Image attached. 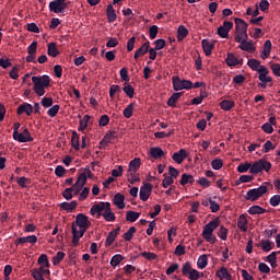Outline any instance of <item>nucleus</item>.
I'll list each match as a JSON object with an SVG mask.
<instances>
[{
  "mask_svg": "<svg viewBox=\"0 0 280 280\" xmlns=\"http://www.w3.org/2000/svg\"><path fill=\"white\" fill-rule=\"evenodd\" d=\"M124 200H126V197L120 192H117L114 196L113 202L114 205H116V207H118V209H126V203L124 202Z\"/></svg>",
  "mask_w": 280,
  "mask_h": 280,
  "instance_id": "obj_25",
  "label": "nucleus"
},
{
  "mask_svg": "<svg viewBox=\"0 0 280 280\" xmlns=\"http://www.w3.org/2000/svg\"><path fill=\"white\" fill-rule=\"evenodd\" d=\"M180 185H194V176L188 174H183L180 179Z\"/></svg>",
  "mask_w": 280,
  "mask_h": 280,
  "instance_id": "obj_45",
  "label": "nucleus"
},
{
  "mask_svg": "<svg viewBox=\"0 0 280 280\" xmlns=\"http://www.w3.org/2000/svg\"><path fill=\"white\" fill-rule=\"evenodd\" d=\"M116 93H121V86L114 84L109 88V97H110V100H115V94Z\"/></svg>",
  "mask_w": 280,
  "mask_h": 280,
  "instance_id": "obj_56",
  "label": "nucleus"
},
{
  "mask_svg": "<svg viewBox=\"0 0 280 280\" xmlns=\"http://www.w3.org/2000/svg\"><path fill=\"white\" fill-rule=\"evenodd\" d=\"M55 174L56 176H58L59 178H62L65 176V174H67V168H65V166L62 165H58L55 168Z\"/></svg>",
  "mask_w": 280,
  "mask_h": 280,
  "instance_id": "obj_62",
  "label": "nucleus"
},
{
  "mask_svg": "<svg viewBox=\"0 0 280 280\" xmlns=\"http://www.w3.org/2000/svg\"><path fill=\"white\" fill-rule=\"evenodd\" d=\"M189 30H187V27H185L184 25L178 26L177 40H184L185 38H187Z\"/></svg>",
  "mask_w": 280,
  "mask_h": 280,
  "instance_id": "obj_33",
  "label": "nucleus"
},
{
  "mask_svg": "<svg viewBox=\"0 0 280 280\" xmlns=\"http://www.w3.org/2000/svg\"><path fill=\"white\" fill-rule=\"evenodd\" d=\"M201 46H202V50H203L205 55L211 56V54L213 52V49L215 47V44H213V42H211L209 39H202Z\"/></svg>",
  "mask_w": 280,
  "mask_h": 280,
  "instance_id": "obj_16",
  "label": "nucleus"
},
{
  "mask_svg": "<svg viewBox=\"0 0 280 280\" xmlns=\"http://www.w3.org/2000/svg\"><path fill=\"white\" fill-rule=\"evenodd\" d=\"M71 144L74 150H80V138L75 131L72 132Z\"/></svg>",
  "mask_w": 280,
  "mask_h": 280,
  "instance_id": "obj_52",
  "label": "nucleus"
},
{
  "mask_svg": "<svg viewBox=\"0 0 280 280\" xmlns=\"http://www.w3.org/2000/svg\"><path fill=\"white\" fill-rule=\"evenodd\" d=\"M158 35H159V26L152 25L149 28V36H150L151 40H154V38H156Z\"/></svg>",
  "mask_w": 280,
  "mask_h": 280,
  "instance_id": "obj_60",
  "label": "nucleus"
},
{
  "mask_svg": "<svg viewBox=\"0 0 280 280\" xmlns=\"http://www.w3.org/2000/svg\"><path fill=\"white\" fill-rule=\"evenodd\" d=\"M152 195V184L144 183L140 188V200L148 202V198Z\"/></svg>",
  "mask_w": 280,
  "mask_h": 280,
  "instance_id": "obj_11",
  "label": "nucleus"
},
{
  "mask_svg": "<svg viewBox=\"0 0 280 280\" xmlns=\"http://www.w3.org/2000/svg\"><path fill=\"white\" fill-rule=\"evenodd\" d=\"M235 32H248V23L246 21L236 18L234 19Z\"/></svg>",
  "mask_w": 280,
  "mask_h": 280,
  "instance_id": "obj_22",
  "label": "nucleus"
},
{
  "mask_svg": "<svg viewBox=\"0 0 280 280\" xmlns=\"http://www.w3.org/2000/svg\"><path fill=\"white\" fill-rule=\"evenodd\" d=\"M127 178L131 185H135V183H139L141 180L139 174H137V172L131 171L127 172Z\"/></svg>",
  "mask_w": 280,
  "mask_h": 280,
  "instance_id": "obj_37",
  "label": "nucleus"
},
{
  "mask_svg": "<svg viewBox=\"0 0 280 280\" xmlns=\"http://www.w3.org/2000/svg\"><path fill=\"white\" fill-rule=\"evenodd\" d=\"M150 51V42L147 40L138 50H136L133 58L139 60L140 56H145Z\"/></svg>",
  "mask_w": 280,
  "mask_h": 280,
  "instance_id": "obj_20",
  "label": "nucleus"
},
{
  "mask_svg": "<svg viewBox=\"0 0 280 280\" xmlns=\"http://www.w3.org/2000/svg\"><path fill=\"white\" fill-rule=\"evenodd\" d=\"M120 232H121L120 226H117L116 229L112 230L108 236L106 237L105 246H110L113 242H115L117 235H119Z\"/></svg>",
  "mask_w": 280,
  "mask_h": 280,
  "instance_id": "obj_18",
  "label": "nucleus"
},
{
  "mask_svg": "<svg viewBox=\"0 0 280 280\" xmlns=\"http://www.w3.org/2000/svg\"><path fill=\"white\" fill-rule=\"evenodd\" d=\"M115 139H117V131H108L104 138L102 139V142L101 144H104V143H113V141H115Z\"/></svg>",
  "mask_w": 280,
  "mask_h": 280,
  "instance_id": "obj_27",
  "label": "nucleus"
},
{
  "mask_svg": "<svg viewBox=\"0 0 280 280\" xmlns=\"http://www.w3.org/2000/svg\"><path fill=\"white\" fill-rule=\"evenodd\" d=\"M86 180H88V177H86V174L84 173V171L79 175L77 182L74 183L75 184V187H79V189H82V187H84L86 185Z\"/></svg>",
  "mask_w": 280,
  "mask_h": 280,
  "instance_id": "obj_38",
  "label": "nucleus"
},
{
  "mask_svg": "<svg viewBox=\"0 0 280 280\" xmlns=\"http://www.w3.org/2000/svg\"><path fill=\"white\" fill-rule=\"evenodd\" d=\"M258 73V79L260 80V82H272V77L268 75V68H262Z\"/></svg>",
  "mask_w": 280,
  "mask_h": 280,
  "instance_id": "obj_30",
  "label": "nucleus"
},
{
  "mask_svg": "<svg viewBox=\"0 0 280 280\" xmlns=\"http://www.w3.org/2000/svg\"><path fill=\"white\" fill-rule=\"evenodd\" d=\"M249 215H261L266 213V209H264L261 206H252L248 209Z\"/></svg>",
  "mask_w": 280,
  "mask_h": 280,
  "instance_id": "obj_31",
  "label": "nucleus"
},
{
  "mask_svg": "<svg viewBox=\"0 0 280 280\" xmlns=\"http://www.w3.org/2000/svg\"><path fill=\"white\" fill-rule=\"evenodd\" d=\"M171 176L165 177L162 182L164 189H167L172 183H174V178H176V168L170 166Z\"/></svg>",
  "mask_w": 280,
  "mask_h": 280,
  "instance_id": "obj_19",
  "label": "nucleus"
},
{
  "mask_svg": "<svg viewBox=\"0 0 280 280\" xmlns=\"http://www.w3.org/2000/svg\"><path fill=\"white\" fill-rule=\"evenodd\" d=\"M218 237H220V240L223 242H226V238L229 237V230L224 226H221L218 231Z\"/></svg>",
  "mask_w": 280,
  "mask_h": 280,
  "instance_id": "obj_53",
  "label": "nucleus"
},
{
  "mask_svg": "<svg viewBox=\"0 0 280 280\" xmlns=\"http://www.w3.org/2000/svg\"><path fill=\"white\" fill-rule=\"evenodd\" d=\"M32 82L34 84L33 91H35L36 95L43 97L45 95V89L49 86V75L44 74L42 77H32Z\"/></svg>",
  "mask_w": 280,
  "mask_h": 280,
  "instance_id": "obj_3",
  "label": "nucleus"
},
{
  "mask_svg": "<svg viewBox=\"0 0 280 280\" xmlns=\"http://www.w3.org/2000/svg\"><path fill=\"white\" fill-rule=\"evenodd\" d=\"M140 167H141V159L136 158L129 162L128 172H139Z\"/></svg>",
  "mask_w": 280,
  "mask_h": 280,
  "instance_id": "obj_29",
  "label": "nucleus"
},
{
  "mask_svg": "<svg viewBox=\"0 0 280 280\" xmlns=\"http://www.w3.org/2000/svg\"><path fill=\"white\" fill-rule=\"evenodd\" d=\"M186 156H188L187 150L180 149V150L176 153V163H177L178 165H180V163H183V161L185 160Z\"/></svg>",
  "mask_w": 280,
  "mask_h": 280,
  "instance_id": "obj_47",
  "label": "nucleus"
},
{
  "mask_svg": "<svg viewBox=\"0 0 280 280\" xmlns=\"http://www.w3.org/2000/svg\"><path fill=\"white\" fill-rule=\"evenodd\" d=\"M261 248L264 253H270V250H272V242H270L269 240H262Z\"/></svg>",
  "mask_w": 280,
  "mask_h": 280,
  "instance_id": "obj_54",
  "label": "nucleus"
},
{
  "mask_svg": "<svg viewBox=\"0 0 280 280\" xmlns=\"http://www.w3.org/2000/svg\"><path fill=\"white\" fill-rule=\"evenodd\" d=\"M124 93L130 98L135 97V88L132 85L125 83L122 88Z\"/></svg>",
  "mask_w": 280,
  "mask_h": 280,
  "instance_id": "obj_48",
  "label": "nucleus"
},
{
  "mask_svg": "<svg viewBox=\"0 0 280 280\" xmlns=\"http://www.w3.org/2000/svg\"><path fill=\"white\" fill-rule=\"evenodd\" d=\"M208 265H209V259L207 258V254L199 256L197 260V268H199V270H205V267Z\"/></svg>",
  "mask_w": 280,
  "mask_h": 280,
  "instance_id": "obj_36",
  "label": "nucleus"
},
{
  "mask_svg": "<svg viewBox=\"0 0 280 280\" xmlns=\"http://www.w3.org/2000/svg\"><path fill=\"white\" fill-rule=\"evenodd\" d=\"M106 16H107L108 23H115L117 21V13H115V9L113 8V4L107 5Z\"/></svg>",
  "mask_w": 280,
  "mask_h": 280,
  "instance_id": "obj_26",
  "label": "nucleus"
},
{
  "mask_svg": "<svg viewBox=\"0 0 280 280\" xmlns=\"http://www.w3.org/2000/svg\"><path fill=\"white\" fill-rule=\"evenodd\" d=\"M90 120H91V116L90 115H85L83 117V119L80 120L78 130H86V128L89 127V121Z\"/></svg>",
  "mask_w": 280,
  "mask_h": 280,
  "instance_id": "obj_49",
  "label": "nucleus"
},
{
  "mask_svg": "<svg viewBox=\"0 0 280 280\" xmlns=\"http://www.w3.org/2000/svg\"><path fill=\"white\" fill-rule=\"evenodd\" d=\"M25 113L28 117L34 113V107L30 103L22 104L18 107V115H23Z\"/></svg>",
  "mask_w": 280,
  "mask_h": 280,
  "instance_id": "obj_23",
  "label": "nucleus"
},
{
  "mask_svg": "<svg viewBox=\"0 0 280 280\" xmlns=\"http://www.w3.org/2000/svg\"><path fill=\"white\" fill-rule=\"evenodd\" d=\"M40 104L44 108H51L54 106V98L43 97Z\"/></svg>",
  "mask_w": 280,
  "mask_h": 280,
  "instance_id": "obj_58",
  "label": "nucleus"
},
{
  "mask_svg": "<svg viewBox=\"0 0 280 280\" xmlns=\"http://www.w3.org/2000/svg\"><path fill=\"white\" fill-rule=\"evenodd\" d=\"M89 226H91L89 217H86L84 213L77 214L75 222L72 223L73 246H78L80 244V238L84 237V233H86Z\"/></svg>",
  "mask_w": 280,
  "mask_h": 280,
  "instance_id": "obj_1",
  "label": "nucleus"
},
{
  "mask_svg": "<svg viewBox=\"0 0 280 280\" xmlns=\"http://www.w3.org/2000/svg\"><path fill=\"white\" fill-rule=\"evenodd\" d=\"M60 110V105H54L47 110L48 117H56Z\"/></svg>",
  "mask_w": 280,
  "mask_h": 280,
  "instance_id": "obj_59",
  "label": "nucleus"
},
{
  "mask_svg": "<svg viewBox=\"0 0 280 280\" xmlns=\"http://www.w3.org/2000/svg\"><path fill=\"white\" fill-rule=\"evenodd\" d=\"M135 233H137V228L131 226L124 235V241L125 242H130V240H132Z\"/></svg>",
  "mask_w": 280,
  "mask_h": 280,
  "instance_id": "obj_50",
  "label": "nucleus"
},
{
  "mask_svg": "<svg viewBox=\"0 0 280 280\" xmlns=\"http://www.w3.org/2000/svg\"><path fill=\"white\" fill-rule=\"evenodd\" d=\"M190 89H194V83L189 80H180V78H176V91H189Z\"/></svg>",
  "mask_w": 280,
  "mask_h": 280,
  "instance_id": "obj_13",
  "label": "nucleus"
},
{
  "mask_svg": "<svg viewBox=\"0 0 280 280\" xmlns=\"http://www.w3.org/2000/svg\"><path fill=\"white\" fill-rule=\"evenodd\" d=\"M31 275L35 280H45V278L40 275V271H38V269L31 270Z\"/></svg>",
  "mask_w": 280,
  "mask_h": 280,
  "instance_id": "obj_64",
  "label": "nucleus"
},
{
  "mask_svg": "<svg viewBox=\"0 0 280 280\" xmlns=\"http://www.w3.org/2000/svg\"><path fill=\"white\" fill-rule=\"evenodd\" d=\"M141 257H144V259H148V261H154V259H156V254L152 253V252H142Z\"/></svg>",
  "mask_w": 280,
  "mask_h": 280,
  "instance_id": "obj_61",
  "label": "nucleus"
},
{
  "mask_svg": "<svg viewBox=\"0 0 280 280\" xmlns=\"http://www.w3.org/2000/svg\"><path fill=\"white\" fill-rule=\"evenodd\" d=\"M141 217V212H135L132 210L127 211L126 220L127 222H137Z\"/></svg>",
  "mask_w": 280,
  "mask_h": 280,
  "instance_id": "obj_35",
  "label": "nucleus"
},
{
  "mask_svg": "<svg viewBox=\"0 0 280 280\" xmlns=\"http://www.w3.org/2000/svg\"><path fill=\"white\" fill-rule=\"evenodd\" d=\"M60 207L63 209V211H73L78 207V201H65L60 205Z\"/></svg>",
  "mask_w": 280,
  "mask_h": 280,
  "instance_id": "obj_43",
  "label": "nucleus"
},
{
  "mask_svg": "<svg viewBox=\"0 0 280 280\" xmlns=\"http://www.w3.org/2000/svg\"><path fill=\"white\" fill-rule=\"evenodd\" d=\"M249 171V174H252V163H241L238 166H237V172L240 174H246V172Z\"/></svg>",
  "mask_w": 280,
  "mask_h": 280,
  "instance_id": "obj_40",
  "label": "nucleus"
},
{
  "mask_svg": "<svg viewBox=\"0 0 280 280\" xmlns=\"http://www.w3.org/2000/svg\"><path fill=\"white\" fill-rule=\"evenodd\" d=\"M235 36L234 40L235 43H242L244 40H248V33L247 32H241V31H235Z\"/></svg>",
  "mask_w": 280,
  "mask_h": 280,
  "instance_id": "obj_39",
  "label": "nucleus"
},
{
  "mask_svg": "<svg viewBox=\"0 0 280 280\" xmlns=\"http://www.w3.org/2000/svg\"><path fill=\"white\" fill-rule=\"evenodd\" d=\"M219 226L220 220L218 219H214L206 224L201 233L203 240L209 244H215V242H218V238L215 237V235H213V231H215V229H218Z\"/></svg>",
  "mask_w": 280,
  "mask_h": 280,
  "instance_id": "obj_2",
  "label": "nucleus"
},
{
  "mask_svg": "<svg viewBox=\"0 0 280 280\" xmlns=\"http://www.w3.org/2000/svg\"><path fill=\"white\" fill-rule=\"evenodd\" d=\"M164 154L165 152H163L162 149L159 147L150 149V155L152 156V159H161Z\"/></svg>",
  "mask_w": 280,
  "mask_h": 280,
  "instance_id": "obj_42",
  "label": "nucleus"
},
{
  "mask_svg": "<svg viewBox=\"0 0 280 280\" xmlns=\"http://www.w3.org/2000/svg\"><path fill=\"white\" fill-rule=\"evenodd\" d=\"M217 277L220 280H231V273H229V269H226V267H221L220 270L217 271Z\"/></svg>",
  "mask_w": 280,
  "mask_h": 280,
  "instance_id": "obj_32",
  "label": "nucleus"
},
{
  "mask_svg": "<svg viewBox=\"0 0 280 280\" xmlns=\"http://www.w3.org/2000/svg\"><path fill=\"white\" fill-rule=\"evenodd\" d=\"M103 218L104 220H106V222H115L116 217L115 213H113L110 206L107 207L106 210L103 212Z\"/></svg>",
  "mask_w": 280,
  "mask_h": 280,
  "instance_id": "obj_34",
  "label": "nucleus"
},
{
  "mask_svg": "<svg viewBox=\"0 0 280 280\" xmlns=\"http://www.w3.org/2000/svg\"><path fill=\"white\" fill-rule=\"evenodd\" d=\"M237 229L243 233L248 231V219H246V214H241L237 219Z\"/></svg>",
  "mask_w": 280,
  "mask_h": 280,
  "instance_id": "obj_21",
  "label": "nucleus"
},
{
  "mask_svg": "<svg viewBox=\"0 0 280 280\" xmlns=\"http://www.w3.org/2000/svg\"><path fill=\"white\" fill-rule=\"evenodd\" d=\"M242 51H247L248 54H253L256 51L255 43L253 40L244 39L238 45Z\"/></svg>",
  "mask_w": 280,
  "mask_h": 280,
  "instance_id": "obj_12",
  "label": "nucleus"
},
{
  "mask_svg": "<svg viewBox=\"0 0 280 280\" xmlns=\"http://www.w3.org/2000/svg\"><path fill=\"white\" fill-rule=\"evenodd\" d=\"M268 192L267 186H260L258 188L249 189L246 194V200H250L252 202H255L256 200H259L264 194Z\"/></svg>",
  "mask_w": 280,
  "mask_h": 280,
  "instance_id": "obj_5",
  "label": "nucleus"
},
{
  "mask_svg": "<svg viewBox=\"0 0 280 280\" xmlns=\"http://www.w3.org/2000/svg\"><path fill=\"white\" fill-rule=\"evenodd\" d=\"M225 62L228 67H237V65H244V59L237 58L233 54H228Z\"/></svg>",
  "mask_w": 280,
  "mask_h": 280,
  "instance_id": "obj_15",
  "label": "nucleus"
},
{
  "mask_svg": "<svg viewBox=\"0 0 280 280\" xmlns=\"http://www.w3.org/2000/svg\"><path fill=\"white\" fill-rule=\"evenodd\" d=\"M47 54L51 58H58V56H60V51L58 50V47H56V43L48 44Z\"/></svg>",
  "mask_w": 280,
  "mask_h": 280,
  "instance_id": "obj_28",
  "label": "nucleus"
},
{
  "mask_svg": "<svg viewBox=\"0 0 280 280\" xmlns=\"http://www.w3.org/2000/svg\"><path fill=\"white\" fill-rule=\"evenodd\" d=\"M124 261V256L121 254H116L112 257L109 264L113 268H117Z\"/></svg>",
  "mask_w": 280,
  "mask_h": 280,
  "instance_id": "obj_41",
  "label": "nucleus"
},
{
  "mask_svg": "<svg viewBox=\"0 0 280 280\" xmlns=\"http://www.w3.org/2000/svg\"><path fill=\"white\" fill-rule=\"evenodd\" d=\"M67 8H69L67 0H54L49 3V10L55 14H62Z\"/></svg>",
  "mask_w": 280,
  "mask_h": 280,
  "instance_id": "obj_6",
  "label": "nucleus"
},
{
  "mask_svg": "<svg viewBox=\"0 0 280 280\" xmlns=\"http://www.w3.org/2000/svg\"><path fill=\"white\" fill-rule=\"evenodd\" d=\"M212 170H222L224 167V162L222 159H215L211 162Z\"/></svg>",
  "mask_w": 280,
  "mask_h": 280,
  "instance_id": "obj_57",
  "label": "nucleus"
},
{
  "mask_svg": "<svg viewBox=\"0 0 280 280\" xmlns=\"http://www.w3.org/2000/svg\"><path fill=\"white\" fill-rule=\"evenodd\" d=\"M66 254L63 252H58L55 257H52V265L58 266L60 261L65 259Z\"/></svg>",
  "mask_w": 280,
  "mask_h": 280,
  "instance_id": "obj_55",
  "label": "nucleus"
},
{
  "mask_svg": "<svg viewBox=\"0 0 280 280\" xmlns=\"http://www.w3.org/2000/svg\"><path fill=\"white\" fill-rule=\"evenodd\" d=\"M231 30H233V22L225 21L222 26L218 27L217 34L220 38H229Z\"/></svg>",
  "mask_w": 280,
  "mask_h": 280,
  "instance_id": "obj_9",
  "label": "nucleus"
},
{
  "mask_svg": "<svg viewBox=\"0 0 280 280\" xmlns=\"http://www.w3.org/2000/svg\"><path fill=\"white\" fill-rule=\"evenodd\" d=\"M247 67H249L252 71H257V73L261 72L262 69H266V67L257 59H248Z\"/></svg>",
  "mask_w": 280,
  "mask_h": 280,
  "instance_id": "obj_17",
  "label": "nucleus"
},
{
  "mask_svg": "<svg viewBox=\"0 0 280 280\" xmlns=\"http://www.w3.org/2000/svg\"><path fill=\"white\" fill-rule=\"evenodd\" d=\"M267 261L270 262V266L275 267L277 266V252H272L267 256Z\"/></svg>",
  "mask_w": 280,
  "mask_h": 280,
  "instance_id": "obj_63",
  "label": "nucleus"
},
{
  "mask_svg": "<svg viewBox=\"0 0 280 280\" xmlns=\"http://www.w3.org/2000/svg\"><path fill=\"white\" fill-rule=\"evenodd\" d=\"M36 242H38V237L36 235H30L18 238L15 244L19 246V244H36Z\"/></svg>",
  "mask_w": 280,
  "mask_h": 280,
  "instance_id": "obj_24",
  "label": "nucleus"
},
{
  "mask_svg": "<svg viewBox=\"0 0 280 280\" xmlns=\"http://www.w3.org/2000/svg\"><path fill=\"white\" fill-rule=\"evenodd\" d=\"M14 141H19V143H30L34 141V138L30 133V130L27 128H24L22 132H18V136L13 138Z\"/></svg>",
  "mask_w": 280,
  "mask_h": 280,
  "instance_id": "obj_10",
  "label": "nucleus"
},
{
  "mask_svg": "<svg viewBox=\"0 0 280 280\" xmlns=\"http://www.w3.org/2000/svg\"><path fill=\"white\" fill-rule=\"evenodd\" d=\"M272 170V163L266 159H259L252 163V175L257 176L264 174V172H270Z\"/></svg>",
  "mask_w": 280,
  "mask_h": 280,
  "instance_id": "obj_4",
  "label": "nucleus"
},
{
  "mask_svg": "<svg viewBox=\"0 0 280 280\" xmlns=\"http://www.w3.org/2000/svg\"><path fill=\"white\" fill-rule=\"evenodd\" d=\"M109 207H110V202L101 201L92 206L90 213L91 215H96V218L100 219L102 218V215H104V211H106V209Z\"/></svg>",
  "mask_w": 280,
  "mask_h": 280,
  "instance_id": "obj_7",
  "label": "nucleus"
},
{
  "mask_svg": "<svg viewBox=\"0 0 280 280\" xmlns=\"http://www.w3.org/2000/svg\"><path fill=\"white\" fill-rule=\"evenodd\" d=\"M37 264H39V266H44L45 268H49V258H47V254H42L38 257Z\"/></svg>",
  "mask_w": 280,
  "mask_h": 280,
  "instance_id": "obj_51",
  "label": "nucleus"
},
{
  "mask_svg": "<svg viewBox=\"0 0 280 280\" xmlns=\"http://www.w3.org/2000/svg\"><path fill=\"white\" fill-rule=\"evenodd\" d=\"M132 113H135V103L129 104L122 112L124 117L126 119H130L132 117Z\"/></svg>",
  "mask_w": 280,
  "mask_h": 280,
  "instance_id": "obj_46",
  "label": "nucleus"
},
{
  "mask_svg": "<svg viewBox=\"0 0 280 280\" xmlns=\"http://www.w3.org/2000/svg\"><path fill=\"white\" fill-rule=\"evenodd\" d=\"M220 107L222 108V110H231V108L235 107V102L234 101H229V100H224L220 103Z\"/></svg>",
  "mask_w": 280,
  "mask_h": 280,
  "instance_id": "obj_44",
  "label": "nucleus"
},
{
  "mask_svg": "<svg viewBox=\"0 0 280 280\" xmlns=\"http://www.w3.org/2000/svg\"><path fill=\"white\" fill-rule=\"evenodd\" d=\"M271 51H272V42H270V39H267L264 44L262 51L260 52L261 60H266L267 58H270Z\"/></svg>",
  "mask_w": 280,
  "mask_h": 280,
  "instance_id": "obj_14",
  "label": "nucleus"
},
{
  "mask_svg": "<svg viewBox=\"0 0 280 280\" xmlns=\"http://www.w3.org/2000/svg\"><path fill=\"white\" fill-rule=\"evenodd\" d=\"M183 275L187 276L190 280H198L203 277V273L197 269L191 268L189 262L185 264L183 267Z\"/></svg>",
  "mask_w": 280,
  "mask_h": 280,
  "instance_id": "obj_8",
  "label": "nucleus"
}]
</instances>
